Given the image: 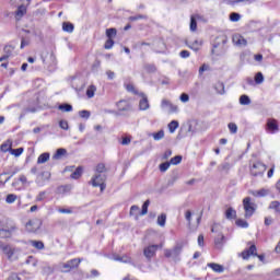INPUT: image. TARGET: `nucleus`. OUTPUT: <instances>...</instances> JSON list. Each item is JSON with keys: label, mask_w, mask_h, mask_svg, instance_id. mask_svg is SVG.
<instances>
[{"label": "nucleus", "mask_w": 280, "mask_h": 280, "mask_svg": "<svg viewBox=\"0 0 280 280\" xmlns=\"http://www.w3.org/2000/svg\"><path fill=\"white\" fill-rule=\"evenodd\" d=\"M80 264H82L81 258H74V259L68 260L67 262H62L60 264V267L63 268L61 269V272H71V270L78 268Z\"/></svg>", "instance_id": "obj_1"}, {"label": "nucleus", "mask_w": 280, "mask_h": 280, "mask_svg": "<svg viewBox=\"0 0 280 280\" xmlns=\"http://www.w3.org/2000/svg\"><path fill=\"white\" fill-rule=\"evenodd\" d=\"M91 184L94 187H100L101 191H104V189H106V175L105 174H94V176L91 179Z\"/></svg>", "instance_id": "obj_2"}, {"label": "nucleus", "mask_w": 280, "mask_h": 280, "mask_svg": "<svg viewBox=\"0 0 280 280\" xmlns=\"http://www.w3.org/2000/svg\"><path fill=\"white\" fill-rule=\"evenodd\" d=\"M243 207L245 211V218H253V214L255 213V202H252L250 197L243 199Z\"/></svg>", "instance_id": "obj_3"}, {"label": "nucleus", "mask_w": 280, "mask_h": 280, "mask_svg": "<svg viewBox=\"0 0 280 280\" xmlns=\"http://www.w3.org/2000/svg\"><path fill=\"white\" fill-rule=\"evenodd\" d=\"M161 108L162 110H167L170 115L174 113H178V105H174L170 100L163 98L161 101Z\"/></svg>", "instance_id": "obj_4"}, {"label": "nucleus", "mask_w": 280, "mask_h": 280, "mask_svg": "<svg viewBox=\"0 0 280 280\" xmlns=\"http://www.w3.org/2000/svg\"><path fill=\"white\" fill-rule=\"evenodd\" d=\"M266 170H267L266 164L261 162H256L253 164L250 168V174L252 176H264V174L266 173Z\"/></svg>", "instance_id": "obj_5"}, {"label": "nucleus", "mask_w": 280, "mask_h": 280, "mask_svg": "<svg viewBox=\"0 0 280 280\" xmlns=\"http://www.w3.org/2000/svg\"><path fill=\"white\" fill-rule=\"evenodd\" d=\"M43 226V220L32 219L26 223V231L28 233H36Z\"/></svg>", "instance_id": "obj_6"}, {"label": "nucleus", "mask_w": 280, "mask_h": 280, "mask_svg": "<svg viewBox=\"0 0 280 280\" xmlns=\"http://www.w3.org/2000/svg\"><path fill=\"white\" fill-rule=\"evenodd\" d=\"M180 253H183V247L180 245H176L172 249H165L164 256L168 259H178Z\"/></svg>", "instance_id": "obj_7"}, {"label": "nucleus", "mask_w": 280, "mask_h": 280, "mask_svg": "<svg viewBox=\"0 0 280 280\" xmlns=\"http://www.w3.org/2000/svg\"><path fill=\"white\" fill-rule=\"evenodd\" d=\"M26 14H27V5H25V3L20 4L14 12L15 20L18 21H21V19L24 18Z\"/></svg>", "instance_id": "obj_8"}, {"label": "nucleus", "mask_w": 280, "mask_h": 280, "mask_svg": "<svg viewBox=\"0 0 280 280\" xmlns=\"http://www.w3.org/2000/svg\"><path fill=\"white\" fill-rule=\"evenodd\" d=\"M232 43H234L236 47H246V45H248L246 38H244V36L241 34H234L232 37Z\"/></svg>", "instance_id": "obj_9"}, {"label": "nucleus", "mask_w": 280, "mask_h": 280, "mask_svg": "<svg viewBox=\"0 0 280 280\" xmlns=\"http://www.w3.org/2000/svg\"><path fill=\"white\" fill-rule=\"evenodd\" d=\"M267 130L271 132V135H275V132H279V122L275 118H269L267 120Z\"/></svg>", "instance_id": "obj_10"}, {"label": "nucleus", "mask_w": 280, "mask_h": 280, "mask_svg": "<svg viewBox=\"0 0 280 280\" xmlns=\"http://www.w3.org/2000/svg\"><path fill=\"white\" fill-rule=\"evenodd\" d=\"M1 250L4 255H7L8 259H12L14 257V254L19 250L18 248L11 246V245H2Z\"/></svg>", "instance_id": "obj_11"}, {"label": "nucleus", "mask_w": 280, "mask_h": 280, "mask_svg": "<svg viewBox=\"0 0 280 280\" xmlns=\"http://www.w3.org/2000/svg\"><path fill=\"white\" fill-rule=\"evenodd\" d=\"M156 250H159V245H150L145 247L143 250L144 257H147V259H152V257L156 255Z\"/></svg>", "instance_id": "obj_12"}, {"label": "nucleus", "mask_w": 280, "mask_h": 280, "mask_svg": "<svg viewBox=\"0 0 280 280\" xmlns=\"http://www.w3.org/2000/svg\"><path fill=\"white\" fill-rule=\"evenodd\" d=\"M241 255L243 259H249L250 256L257 257V247L255 245H252L248 249L242 252Z\"/></svg>", "instance_id": "obj_13"}, {"label": "nucleus", "mask_w": 280, "mask_h": 280, "mask_svg": "<svg viewBox=\"0 0 280 280\" xmlns=\"http://www.w3.org/2000/svg\"><path fill=\"white\" fill-rule=\"evenodd\" d=\"M140 101H139V109L140 110H148L150 108V101H148V96L143 93L140 94Z\"/></svg>", "instance_id": "obj_14"}, {"label": "nucleus", "mask_w": 280, "mask_h": 280, "mask_svg": "<svg viewBox=\"0 0 280 280\" xmlns=\"http://www.w3.org/2000/svg\"><path fill=\"white\" fill-rule=\"evenodd\" d=\"M16 231V226L12 225L9 229H0V238L5 240L12 237V233Z\"/></svg>", "instance_id": "obj_15"}, {"label": "nucleus", "mask_w": 280, "mask_h": 280, "mask_svg": "<svg viewBox=\"0 0 280 280\" xmlns=\"http://www.w3.org/2000/svg\"><path fill=\"white\" fill-rule=\"evenodd\" d=\"M14 51V47L7 45L3 48V52L4 55L2 57H0V62H4V60H8V58H10V56H12V52Z\"/></svg>", "instance_id": "obj_16"}, {"label": "nucleus", "mask_w": 280, "mask_h": 280, "mask_svg": "<svg viewBox=\"0 0 280 280\" xmlns=\"http://www.w3.org/2000/svg\"><path fill=\"white\" fill-rule=\"evenodd\" d=\"M116 106L120 113H128L130 110V103L128 101H119Z\"/></svg>", "instance_id": "obj_17"}, {"label": "nucleus", "mask_w": 280, "mask_h": 280, "mask_svg": "<svg viewBox=\"0 0 280 280\" xmlns=\"http://www.w3.org/2000/svg\"><path fill=\"white\" fill-rule=\"evenodd\" d=\"M208 268H211L213 272L222 273L224 272V267L222 265L215 264V262H209Z\"/></svg>", "instance_id": "obj_18"}, {"label": "nucleus", "mask_w": 280, "mask_h": 280, "mask_svg": "<svg viewBox=\"0 0 280 280\" xmlns=\"http://www.w3.org/2000/svg\"><path fill=\"white\" fill-rule=\"evenodd\" d=\"M189 49H192L194 51H199L200 47H202V40H194L190 44H188Z\"/></svg>", "instance_id": "obj_19"}, {"label": "nucleus", "mask_w": 280, "mask_h": 280, "mask_svg": "<svg viewBox=\"0 0 280 280\" xmlns=\"http://www.w3.org/2000/svg\"><path fill=\"white\" fill-rule=\"evenodd\" d=\"M269 191L268 189L261 188L260 190H253L252 196H255L256 198H264V196H268Z\"/></svg>", "instance_id": "obj_20"}, {"label": "nucleus", "mask_w": 280, "mask_h": 280, "mask_svg": "<svg viewBox=\"0 0 280 280\" xmlns=\"http://www.w3.org/2000/svg\"><path fill=\"white\" fill-rule=\"evenodd\" d=\"M75 26L70 22H63L62 30L63 32H68V34H73V30Z\"/></svg>", "instance_id": "obj_21"}, {"label": "nucleus", "mask_w": 280, "mask_h": 280, "mask_svg": "<svg viewBox=\"0 0 280 280\" xmlns=\"http://www.w3.org/2000/svg\"><path fill=\"white\" fill-rule=\"evenodd\" d=\"M225 218L228 220H233V218H237V211L233 208H228L225 211Z\"/></svg>", "instance_id": "obj_22"}, {"label": "nucleus", "mask_w": 280, "mask_h": 280, "mask_svg": "<svg viewBox=\"0 0 280 280\" xmlns=\"http://www.w3.org/2000/svg\"><path fill=\"white\" fill-rule=\"evenodd\" d=\"M49 153L45 152L42 153L38 159H37V164L38 165H43L44 163H47V161H49Z\"/></svg>", "instance_id": "obj_23"}, {"label": "nucleus", "mask_w": 280, "mask_h": 280, "mask_svg": "<svg viewBox=\"0 0 280 280\" xmlns=\"http://www.w3.org/2000/svg\"><path fill=\"white\" fill-rule=\"evenodd\" d=\"M224 245V236L222 234H219L215 238H214V246L217 248H222V246Z\"/></svg>", "instance_id": "obj_24"}, {"label": "nucleus", "mask_w": 280, "mask_h": 280, "mask_svg": "<svg viewBox=\"0 0 280 280\" xmlns=\"http://www.w3.org/2000/svg\"><path fill=\"white\" fill-rule=\"evenodd\" d=\"M151 137H153L154 141H161V139H164V137H165V131L163 129H161L158 132L151 133Z\"/></svg>", "instance_id": "obj_25"}, {"label": "nucleus", "mask_w": 280, "mask_h": 280, "mask_svg": "<svg viewBox=\"0 0 280 280\" xmlns=\"http://www.w3.org/2000/svg\"><path fill=\"white\" fill-rule=\"evenodd\" d=\"M95 91H97V88L95 85H90L86 89V96L89 97V100L95 97Z\"/></svg>", "instance_id": "obj_26"}, {"label": "nucleus", "mask_w": 280, "mask_h": 280, "mask_svg": "<svg viewBox=\"0 0 280 280\" xmlns=\"http://www.w3.org/2000/svg\"><path fill=\"white\" fill-rule=\"evenodd\" d=\"M58 108L62 113H71L73 110V106H71V104H67V103L59 105Z\"/></svg>", "instance_id": "obj_27"}, {"label": "nucleus", "mask_w": 280, "mask_h": 280, "mask_svg": "<svg viewBox=\"0 0 280 280\" xmlns=\"http://www.w3.org/2000/svg\"><path fill=\"white\" fill-rule=\"evenodd\" d=\"M178 126H179L178 120H172L168 124V130H170L171 135H174V132H176V129L178 128Z\"/></svg>", "instance_id": "obj_28"}, {"label": "nucleus", "mask_w": 280, "mask_h": 280, "mask_svg": "<svg viewBox=\"0 0 280 280\" xmlns=\"http://www.w3.org/2000/svg\"><path fill=\"white\" fill-rule=\"evenodd\" d=\"M240 104L241 106H248L250 104V97H248L246 94L241 95Z\"/></svg>", "instance_id": "obj_29"}, {"label": "nucleus", "mask_w": 280, "mask_h": 280, "mask_svg": "<svg viewBox=\"0 0 280 280\" xmlns=\"http://www.w3.org/2000/svg\"><path fill=\"white\" fill-rule=\"evenodd\" d=\"M31 246L37 248V250H43L45 248V244L40 241H30Z\"/></svg>", "instance_id": "obj_30"}, {"label": "nucleus", "mask_w": 280, "mask_h": 280, "mask_svg": "<svg viewBox=\"0 0 280 280\" xmlns=\"http://www.w3.org/2000/svg\"><path fill=\"white\" fill-rule=\"evenodd\" d=\"M65 154H67V149H58L54 154L52 159L58 161V159H60L61 156H65Z\"/></svg>", "instance_id": "obj_31"}, {"label": "nucleus", "mask_w": 280, "mask_h": 280, "mask_svg": "<svg viewBox=\"0 0 280 280\" xmlns=\"http://www.w3.org/2000/svg\"><path fill=\"white\" fill-rule=\"evenodd\" d=\"M80 176H82V166L77 167V170L70 175L74 180H78Z\"/></svg>", "instance_id": "obj_32"}, {"label": "nucleus", "mask_w": 280, "mask_h": 280, "mask_svg": "<svg viewBox=\"0 0 280 280\" xmlns=\"http://www.w3.org/2000/svg\"><path fill=\"white\" fill-rule=\"evenodd\" d=\"M106 36L108 39H113L117 36V28H107Z\"/></svg>", "instance_id": "obj_33"}, {"label": "nucleus", "mask_w": 280, "mask_h": 280, "mask_svg": "<svg viewBox=\"0 0 280 280\" xmlns=\"http://www.w3.org/2000/svg\"><path fill=\"white\" fill-rule=\"evenodd\" d=\"M217 93H219V95H224L225 91H224V83L219 82L215 84L214 86Z\"/></svg>", "instance_id": "obj_34"}, {"label": "nucleus", "mask_w": 280, "mask_h": 280, "mask_svg": "<svg viewBox=\"0 0 280 280\" xmlns=\"http://www.w3.org/2000/svg\"><path fill=\"white\" fill-rule=\"evenodd\" d=\"M16 195L14 194H9L5 198V202L7 205H14V202H16Z\"/></svg>", "instance_id": "obj_35"}, {"label": "nucleus", "mask_w": 280, "mask_h": 280, "mask_svg": "<svg viewBox=\"0 0 280 280\" xmlns=\"http://www.w3.org/2000/svg\"><path fill=\"white\" fill-rule=\"evenodd\" d=\"M269 209H272L277 213H280V202L279 201H271L269 205Z\"/></svg>", "instance_id": "obj_36"}, {"label": "nucleus", "mask_w": 280, "mask_h": 280, "mask_svg": "<svg viewBox=\"0 0 280 280\" xmlns=\"http://www.w3.org/2000/svg\"><path fill=\"white\" fill-rule=\"evenodd\" d=\"M198 30V22L196 21V18L191 15L190 18V32H196Z\"/></svg>", "instance_id": "obj_37"}, {"label": "nucleus", "mask_w": 280, "mask_h": 280, "mask_svg": "<svg viewBox=\"0 0 280 280\" xmlns=\"http://www.w3.org/2000/svg\"><path fill=\"white\" fill-rule=\"evenodd\" d=\"M165 222H167V215L166 214H161L158 217V224L159 226H165Z\"/></svg>", "instance_id": "obj_38"}, {"label": "nucleus", "mask_w": 280, "mask_h": 280, "mask_svg": "<svg viewBox=\"0 0 280 280\" xmlns=\"http://www.w3.org/2000/svg\"><path fill=\"white\" fill-rule=\"evenodd\" d=\"M254 80L256 84H264V73L257 72Z\"/></svg>", "instance_id": "obj_39"}, {"label": "nucleus", "mask_w": 280, "mask_h": 280, "mask_svg": "<svg viewBox=\"0 0 280 280\" xmlns=\"http://www.w3.org/2000/svg\"><path fill=\"white\" fill-rule=\"evenodd\" d=\"M242 19V15H240V13H231L230 14V21H232V23H237V21H240Z\"/></svg>", "instance_id": "obj_40"}, {"label": "nucleus", "mask_w": 280, "mask_h": 280, "mask_svg": "<svg viewBox=\"0 0 280 280\" xmlns=\"http://www.w3.org/2000/svg\"><path fill=\"white\" fill-rule=\"evenodd\" d=\"M104 172H106V165L104 163L97 164L95 174H104Z\"/></svg>", "instance_id": "obj_41"}, {"label": "nucleus", "mask_w": 280, "mask_h": 280, "mask_svg": "<svg viewBox=\"0 0 280 280\" xmlns=\"http://www.w3.org/2000/svg\"><path fill=\"white\" fill-rule=\"evenodd\" d=\"M228 127L232 135H237V125L235 122H230Z\"/></svg>", "instance_id": "obj_42"}, {"label": "nucleus", "mask_w": 280, "mask_h": 280, "mask_svg": "<svg viewBox=\"0 0 280 280\" xmlns=\"http://www.w3.org/2000/svg\"><path fill=\"white\" fill-rule=\"evenodd\" d=\"M0 149H1V152H9V150H12V143L5 142L1 144Z\"/></svg>", "instance_id": "obj_43"}, {"label": "nucleus", "mask_w": 280, "mask_h": 280, "mask_svg": "<svg viewBox=\"0 0 280 280\" xmlns=\"http://www.w3.org/2000/svg\"><path fill=\"white\" fill-rule=\"evenodd\" d=\"M79 117H81L82 119H89V117H91V112L86 109L80 110Z\"/></svg>", "instance_id": "obj_44"}, {"label": "nucleus", "mask_w": 280, "mask_h": 280, "mask_svg": "<svg viewBox=\"0 0 280 280\" xmlns=\"http://www.w3.org/2000/svg\"><path fill=\"white\" fill-rule=\"evenodd\" d=\"M114 260L115 261H121L122 264H128V261H130V259L128 258V256H114Z\"/></svg>", "instance_id": "obj_45"}, {"label": "nucleus", "mask_w": 280, "mask_h": 280, "mask_svg": "<svg viewBox=\"0 0 280 280\" xmlns=\"http://www.w3.org/2000/svg\"><path fill=\"white\" fill-rule=\"evenodd\" d=\"M236 226H241V229H248V222L242 219H238L236 220Z\"/></svg>", "instance_id": "obj_46"}, {"label": "nucleus", "mask_w": 280, "mask_h": 280, "mask_svg": "<svg viewBox=\"0 0 280 280\" xmlns=\"http://www.w3.org/2000/svg\"><path fill=\"white\" fill-rule=\"evenodd\" d=\"M180 161H183V156L177 155V156H174L173 159H171L170 163H171V165H178V163H180Z\"/></svg>", "instance_id": "obj_47"}, {"label": "nucleus", "mask_w": 280, "mask_h": 280, "mask_svg": "<svg viewBox=\"0 0 280 280\" xmlns=\"http://www.w3.org/2000/svg\"><path fill=\"white\" fill-rule=\"evenodd\" d=\"M11 154H13V156H21L23 154V148L11 149Z\"/></svg>", "instance_id": "obj_48"}, {"label": "nucleus", "mask_w": 280, "mask_h": 280, "mask_svg": "<svg viewBox=\"0 0 280 280\" xmlns=\"http://www.w3.org/2000/svg\"><path fill=\"white\" fill-rule=\"evenodd\" d=\"M54 273V268L49 266L43 267V275H52Z\"/></svg>", "instance_id": "obj_49"}, {"label": "nucleus", "mask_w": 280, "mask_h": 280, "mask_svg": "<svg viewBox=\"0 0 280 280\" xmlns=\"http://www.w3.org/2000/svg\"><path fill=\"white\" fill-rule=\"evenodd\" d=\"M179 100L180 102H183V104H187V102H189V94L187 93L180 94Z\"/></svg>", "instance_id": "obj_50"}, {"label": "nucleus", "mask_w": 280, "mask_h": 280, "mask_svg": "<svg viewBox=\"0 0 280 280\" xmlns=\"http://www.w3.org/2000/svg\"><path fill=\"white\" fill-rule=\"evenodd\" d=\"M59 127L62 129V130H69V122L67 120H60L59 121Z\"/></svg>", "instance_id": "obj_51"}, {"label": "nucleus", "mask_w": 280, "mask_h": 280, "mask_svg": "<svg viewBox=\"0 0 280 280\" xmlns=\"http://www.w3.org/2000/svg\"><path fill=\"white\" fill-rule=\"evenodd\" d=\"M115 45V42L113 40V39H107L106 42H105V45H104V47H105V49H113V46Z\"/></svg>", "instance_id": "obj_52"}, {"label": "nucleus", "mask_w": 280, "mask_h": 280, "mask_svg": "<svg viewBox=\"0 0 280 280\" xmlns=\"http://www.w3.org/2000/svg\"><path fill=\"white\" fill-rule=\"evenodd\" d=\"M170 165H171L170 162L162 163V164L160 165V171H162V172H167V170H170Z\"/></svg>", "instance_id": "obj_53"}, {"label": "nucleus", "mask_w": 280, "mask_h": 280, "mask_svg": "<svg viewBox=\"0 0 280 280\" xmlns=\"http://www.w3.org/2000/svg\"><path fill=\"white\" fill-rule=\"evenodd\" d=\"M47 195L46 191H40L37 197H36V201L37 202H43V200L45 199V196Z\"/></svg>", "instance_id": "obj_54"}, {"label": "nucleus", "mask_w": 280, "mask_h": 280, "mask_svg": "<svg viewBox=\"0 0 280 280\" xmlns=\"http://www.w3.org/2000/svg\"><path fill=\"white\" fill-rule=\"evenodd\" d=\"M145 70H147L149 73H154V71H156V66H154V65H147V66H145Z\"/></svg>", "instance_id": "obj_55"}, {"label": "nucleus", "mask_w": 280, "mask_h": 280, "mask_svg": "<svg viewBox=\"0 0 280 280\" xmlns=\"http://www.w3.org/2000/svg\"><path fill=\"white\" fill-rule=\"evenodd\" d=\"M275 222V219L272 217H265V226H270Z\"/></svg>", "instance_id": "obj_56"}, {"label": "nucleus", "mask_w": 280, "mask_h": 280, "mask_svg": "<svg viewBox=\"0 0 280 280\" xmlns=\"http://www.w3.org/2000/svg\"><path fill=\"white\" fill-rule=\"evenodd\" d=\"M179 56H180V58H189L190 52H189V50H182L179 52Z\"/></svg>", "instance_id": "obj_57"}, {"label": "nucleus", "mask_w": 280, "mask_h": 280, "mask_svg": "<svg viewBox=\"0 0 280 280\" xmlns=\"http://www.w3.org/2000/svg\"><path fill=\"white\" fill-rule=\"evenodd\" d=\"M130 138L129 137H125V138H122V140H121V145H130Z\"/></svg>", "instance_id": "obj_58"}, {"label": "nucleus", "mask_w": 280, "mask_h": 280, "mask_svg": "<svg viewBox=\"0 0 280 280\" xmlns=\"http://www.w3.org/2000/svg\"><path fill=\"white\" fill-rule=\"evenodd\" d=\"M185 219L187 220L188 224H191V212L189 210L186 211Z\"/></svg>", "instance_id": "obj_59"}, {"label": "nucleus", "mask_w": 280, "mask_h": 280, "mask_svg": "<svg viewBox=\"0 0 280 280\" xmlns=\"http://www.w3.org/2000/svg\"><path fill=\"white\" fill-rule=\"evenodd\" d=\"M139 211V206H131L130 215H135Z\"/></svg>", "instance_id": "obj_60"}, {"label": "nucleus", "mask_w": 280, "mask_h": 280, "mask_svg": "<svg viewBox=\"0 0 280 280\" xmlns=\"http://www.w3.org/2000/svg\"><path fill=\"white\" fill-rule=\"evenodd\" d=\"M19 180L22 185H27V177L25 175H20Z\"/></svg>", "instance_id": "obj_61"}, {"label": "nucleus", "mask_w": 280, "mask_h": 280, "mask_svg": "<svg viewBox=\"0 0 280 280\" xmlns=\"http://www.w3.org/2000/svg\"><path fill=\"white\" fill-rule=\"evenodd\" d=\"M198 245L199 246H205V236L202 234H200L198 236Z\"/></svg>", "instance_id": "obj_62"}, {"label": "nucleus", "mask_w": 280, "mask_h": 280, "mask_svg": "<svg viewBox=\"0 0 280 280\" xmlns=\"http://www.w3.org/2000/svg\"><path fill=\"white\" fill-rule=\"evenodd\" d=\"M58 212L59 213H73V210H71V209H65V208H60L59 210H58Z\"/></svg>", "instance_id": "obj_63"}, {"label": "nucleus", "mask_w": 280, "mask_h": 280, "mask_svg": "<svg viewBox=\"0 0 280 280\" xmlns=\"http://www.w3.org/2000/svg\"><path fill=\"white\" fill-rule=\"evenodd\" d=\"M8 280H21V278H19V275L12 273Z\"/></svg>", "instance_id": "obj_64"}]
</instances>
